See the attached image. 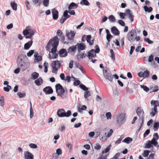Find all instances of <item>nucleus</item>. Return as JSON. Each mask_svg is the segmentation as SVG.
<instances>
[{
	"label": "nucleus",
	"mask_w": 159,
	"mask_h": 159,
	"mask_svg": "<svg viewBox=\"0 0 159 159\" xmlns=\"http://www.w3.org/2000/svg\"><path fill=\"white\" fill-rule=\"evenodd\" d=\"M35 29L30 26H27L23 31V34L26 39H31V40L25 43L24 46V49L28 50L32 44L33 41L32 37L35 33Z\"/></svg>",
	"instance_id": "1"
},
{
	"label": "nucleus",
	"mask_w": 159,
	"mask_h": 159,
	"mask_svg": "<svg viewBox=\"0 0 159 159\" xmlns=\"http://www.w3.org/2000/svg\"><path fill=\"white\" fill-rule=\"evenodd\" d=\"M59 43V39L57 36L54 37L52 39L49 41L46 47V50L49 51L52 47V48L51 49V52L53 54L56 53L57 46Z\"/></svg>",
	"instance_id": "2"
},
{
	"label": "nucleus",
	"mask_w": 159,
	"mask_h": 159,
	"mask_svg": "<svg viewBox=\"0 0 159 159\" xmlns=\"http://www.w3.org/2000/svg\"><path fill=\"white\" fill-rule=\"evenodd\" d=\"M137 31L135 29H132L129 31L127 34V38L128 40L131 43L133 42L135 40L136 41H139L140 39L139 36H137Z\"/></svg>",
	"instance_id": "3"
},
{
	"label": "nucleus",
	"mask_w": 159,
	"mask_h": 159,
	"mask_svg": "<svg viewBox=\"0 0 159 159\" xmlns=\"http://www.w3.org/2000/svg\"><path fill=\"white\" fill-rule=\"evenodd\" d=\"M26 57L25 55L23 54H20L18 57L16 59V63L18 67H20L21 69L23 70V67L25 64L23 59Z\"/></svg>",
	"instance_id": "4"
},
{
	"label": "nucleus",
	"mask_w": 159,
	"mask_h": 159,
	"mask_svg": "<svg viewBox=\"0 0 159 159\" xmlns=\"http://www.w3.org/2000/svg\"><path fill=\"white\" fill-rule=\"evenodd\" d=\"M125 115L124 111L117 115L116 122L118 125L120 126L125 121Z\"/></svg>",
	"instance_id": "5"
},
{
	"label": "nucleus",
	"mask_w": 159,
	"mask_h": 159,
	"mask_svg": "<svg viewBox=\"0 0 159 159\" xmlns=\"http://www.w3.org/2000/svg\"><path fill=\"white\" fill-rule=\"evenodd\" d=\"M150 102L151 104L154 105V107L153 108L151 109V112L150 114L151 116H154L157 112V107H159V102L157 100H152Z\"/></svg>",
	"instance_id": "6"
},
{
	"label": "nucleus",
	"mask_w": 159,
	"mask_h": 159,
	"mask_svg": "<svg viewBox=\"0 0 159 159\" xmlns=\"http://www.w3.org/2000/svg\"><path fill=\"white\" fill-rule=\"evenodd\" d=\"M57 115L59 117H68L71 115V112L70 110H68L66 112L64 109H60L58 110Z\"/></svg>",
	"instance_id": "7"
},
{
	"label": "nucleus",
	"mask_w": 159,
	"mask_h": 159,
	"mask_svg": "<svg viewBox=\"0 0 159 159\" xmlns=\"http://www.w3.org/2000/svg\"><path fill=\"white\" fill-rule=\"evenodd\" d=\"M52 72L57 74L58 69L60 68L61 66L60 61L58 60L53 61L52 63Z\"/></svg>",
	"instance_id": "8"
},
{
	"label": "nucleus",
	"mask_w": 159,
	"mask_h": 159,
	"mask_svg": "<svg viewBox=\"0 0 159 159\" xmlns=\"http://www.w3.org/2000/svg\"><path fill=\"white\" fill-rule=\"evenodd\" d=\"M55 88L58 95L62 96L65 92L63 87L60 84H57L56 85Z\"/></svg>",
	"instance_id": "9"
},
{
	"label": "nucleus",
	"mask_w": 159,
	"mask_h": 159,
	"mask_svg": "<svg viewBox=\"0 0 159 159\" xmlns=\"http://www.w3.org/2000/svg\"><path fill=\"white\" fill-rule=\"evenodd\" d=\"M109 71L108 69L107 68L103 70V75L105 78L110 81H112L113 79V77Z\"/></svg>",
	"instance_id": "10"
},
{
	"label": "nucleus",
	"mask_w": 159,
	"mask_h": 159,
	"mask_svg": "<svg viewBox=\"0 0 159 159\" xmlns=\"http://www.w3.org/2000/svg\"><path fill=\"white\" fill-rule=\"evenodd\" d=\"M68 11H65L63 13V17H62L60 20V22L61 24H63L65 20L68 18H70V15L68 14Z\"/></svg>",
	"instance_id": "11"
},
{
	"label": "nucleus",
	"mask_w": 159,
	"mask_h": 159,
	"mask_svg": "<svg viewBox=\"0 0 159 159\" xmlns=\"http://www.w3.org/2000/svg\"><path fill=\"white\" fill-rule=\"evenodd\" d=\"M75 33L74 31H71L70 32H68L66 33V36L69 40H73L74 38Z\"/></svg>",
	"instance_id": "12"
},
{
	"label": "nucleus",
	"mask_w": 159,
	"mask_h": 159,
	"mask_svg": "<svg viewBox=\"0 0 159 159\" xmlns=\"http://www.w3.org/2000/svg\"><path fill=\"white\" fill-rule=\"evenodd\" d=\"M24 155L25 159H34L33 155L28 151L25 152Z\"/></svg>",
	"instance_id": "13"
},
{
	"label": "nucleus",
	"mask_w": 159,
	"mask_h": 159,
	"mask_svg": "<svg viewBox=\"0 0 159 159\" xmlns=\"http://www.w3.org/2000/svg\"><path fill=\"white\" fill-rule=\"evenodd\" d=\"M43 91L47 94H51L53 92L52 89L50 86H47L45 87L43 89Z\"/></svg>",
	"instance_id": "14"
},
{
	"label": "nucleus",
	"mask_w": 159,
	"mask_h": 159,
	"mask_svg": "<svg viewBox=\"0 0 159 159\" xmlns=\"http://www.w3.org/2000/svg\"><path fill=\"white\" fill-rule=\"evenodd\" d=\"M96 56L94 50L92 49L88 52V57L89 58L92 59L93 58L95 57Z\"/></svg>",
	"instance_id": "15"
},
{
	"label": "nucleus",
	"mask_w": 159,
	"mask_h": 159,
	"mask_svg": "<svg viewBox=\"0 0 159 159\" xmlns=\"http://www.w3.org/2000/svg\"><path fill=\"white\" fill-rule=\"evenodd\" d=\"M136 111L137 115L139 116L142 117V122H143V115L144 113V112L143 110L139 107L137 109Z\"/></svg>",
	"instance_id": "16"
},
{
	"label": "nucleus",
	"mask_w": 159,
	"mask_h": 159,
	"mask_svg": "<svg viewBox=\"0 0 159 159\" xmlns=\"http://www.w3.org/2000/svg\"><path fill=\"white\" fill-rule=\"evenodd\" d=\"M52 13L53 19L54 20H57L58 18V11L55 8L52 10Z\"/></svg>",
	"instance_id": "17"
},
{
	"label": "nucleus",
	"mask_w": 159,
	"mask_h": 159,
	"mask_svg": "<svg viewBox=\"0 0 159 159\" xmlns=\"http://www.w3.org/2000/svg\"><path fill=\"white\" fill-rule=\"evenodd\" d=\"M60 56L61 57H65L67 55L66 50L65 49H61L59 51Z\"/></svg>",
	"instance_id": "18"
},
{
	"label": "nucleus",
	"mask_w": 159,
	"mask_h": 159,
	"mask_svg": "<svg viewBox=\"0 0 159 159\" xmlns=\"http://www.w3.org/2000/svg\"><path fill=\"white\" fill-rule=\"evenodd\" d=\"M111 32L114 34L116 35H118L120 34L119 31L115 26H113L111 28Z\"/></svg>",
	"instance_id": "19"
},
{
	"label": "nucleus",
	"mask_w": 159,
	"mask_h": 159,
	"mask_svg": "<svg viewBox=\"0 0 159 159\" xmlns=\"http://www.w3.org/2000/svg\"><path fill=\"white\" fill-rule=\"evenodd\" d=\"M77 45L78 50H83L85 48V45L83 43H77L76 44Z\"/></svg>",
	"instance_id": "20"
},
{
	"label": "nucleus",
	"mask_w": 159,
	"mask_h": 159,
	"mask_svg": "<svg viewBox=\"0 0 159 159\" xmlns=\"http://www.w3.org/2000/svg\"><path fill=\"white\" fill-rule=\"evenodd\" d=\"M157 139H156L155 138H153L151 141L150 142L152 145H154L157 148H158L159 145H158V142H157Z\"/></svg>",
	"instance_id": "21"
},
{
	"label": "nucleus",
	"mask_w": 159,
	"mask_h": 159,
	"mask_svg": "<svg viewBox=\"0 0 159 159\" xmlns=\"http://www.w3.org/2000/svg\"><path fill=\"white\" fill-rule=\"evenodd\" d=\"M77 45H76L75 46L70 47L68 48V50L69 52H75L76 50Z\"/></svg>",
	"instance_id": "22"
},
{
	"label": "nucleus",
	"mask_w": 159,
	"mask_h": 159,
	"mask_svg": "<svg viewBox=\"0 0 159 159\" xmlns=\"http://www.w3.org/2000/svg\"><path fill=\"white\" fill-rule=\"evenodd\" d=\"M130 10L129 9H127L126 10V12L129 15V18L131 22H133L134 21V19L133 17V16L132 15V13L130 12Z\"/></svg>",
	"instance_id": "23"
},
{
	"label": "nucleus",
	"mask_w": 159,
	"mask_h": 159,
	"mask_svg": "<svg viewBox=\"0 0 159 159\" xmlns=\"http://www.w3.org/2000/svg\"><path fill=\"white\" fill-rule=\"evenodd\" d=\"M78 7L77 4L75 3L74 2L71 3L68 7L69 10L75 9L76 8Z\"/></svg>",
	"instance_id": "24"
},
{
	"label": "nucleus",
	"mask_w": 159,
	"mask_h": 159,
	"mask_svg": "<svg viewBox=\"0 0 159 159\" xmlns=\"http://www.w3.org/2000/svg\"><path fill=\"white\" fill-rule=\"evenodd\" d=\"M35 83L38 86L40 85L43 83V80L39 78L35 81Z\"/></svg>",
	"instance_id": "25"
},
{
	"label": "nucleus",
	"mask_w": 159,
	"mask_h": 159,
	"mask_svg": "<svg viewBox=\"0 0 159 159\" xmlns=\"http://www.w3.org/2000/svg\"><path fill=\"white\" fill-rule=\"evenodd\" d=\"M153 147V146L151 143L150 140L148 141L146 143L145 145V148H149Z\"/></svg>",
	"instance_id": "26"
},
{
	"label": "nucleus",
	"mask_w": 159,
	"mask_h": 159,
	"mask_svg": "<svg viewBox=\"0 0 159 159\" xmlns=\"http://www.w3.org/2000/svg\"><path fill=\"white\" fill-rule=\"evenodd\" d=\"M133 139H132L130 137H127L123 140V142L126 143H129L130 142H132Z\"/></svg>",
	"instance_id": "27"
},
{
	"label": "nucleus",
	"mask_w": 159,
	"mask_h": 159,
	"mask_svg": "<svg viewBox=\"0 0 159 159\" xmlns=\"http://www.w3.org/2000/svg\"><path fill=\"white\" fill-rule=\"evenodd\" d=\"M144 9L146 12H150L152 11V8L151 7H148L147 6H145L144 7Z\"/></svg>",
	"instance_id": "28"
},
{
	"label": "nucleus",
	"mask_w": 159,
	"mask_h": 159,
	"mask_svg": "<svg viewBox=\"0 0 159 159\" xmlns=\"http://www.w3.org/2000/svg\"><path fill=\"white\" fill-rule=\"evenodd\" d=\"M150 75V72L148 70L144 71L143 72V78H145L148 77Z\"/></svg>",
	"instance_id": "29"
},
{
	"label": "nucleus",
	"mask_w": 159,
	"mask_h": 159,
	"mask_svg": "<svg viewBox=\"0 0 159 159\" xmlns=\"http://www.w3.org/2000/svg\"><path fill=\"white\" fill-rule=\"evenodd\" d=\"M11 6L12 8L14 10H16L17 9V4L15 2H11Z\"/></svg>",
	"instance_id": "30"
},
{
	"label": "nucleus",
	"mask_w": 159,
	"mask_h": 159,
	"mask_svg": "<svg viewBox=\"0 0 159 159\" xmlns=\"http://www.w3.org/2000/svg\"><path fill=\"white\" fill-rule=\"evenodd\" d=\"M111 147V145L110 144L106 148L105 150H103L102 151V154H104V153H107L109 151Z\"/></svg>",
	"instance_id": "31"
},
{
	"label": "nucleus",
	"mask_w": 159,
	"mask_h": 159,
	"mask_svg": "<svg viewBox=\"0 0 159 159\" xmlns=\"http://www.w3.org/2000/svg\"><path fill=\"white\" fill-rule=\"evenodd\" d=\"M4 104V99L3 96H0V106H3Z\"/></svg>",
	"instance_id": "32"
},
{
	"label": "nucleus",
	"mask_w": 159,
	"mask_h": 159,
	"mask_svg": "<svg viewBox=\"0 0 159 159\" xmlns=\"http://www.w3.org/2000/svg\"><path fill=\"white\" fill-rule=\"evenodd\" d=\"M86 106L84 105H83L81 107H78V110L80 112H81L82 111L86 110Z\"/></svg>",
	"instance_id": "33"
},
{
	"label": "nucleus",
	"mask_w": 159,
	"mask_h": 159,
	"mask_svg": "<svg viewBox=\"0 0 159 159\" xmlns=\"http://www.w3.org/2000/svg\"><path fill=\"white\" fill-rule=\"evenodd\" d=\"M108 19L111 22H115L116 20L115 17L112 15L109 16L108 17Z\"/></svg>",
	"instance_id": "34"
},
{
	"label": "nucleus",
	"mask_w": 159,
	"mask_h": 159,
	"mask_svg": "<svg viewBox=\"0 0 159 159\" xmlns=\"http://www.w3.org/2000/svg\"><path fill=\"white\" fill-rule=\"evenodd\" d=\"M110 52L111 53V57L114 61L115 59V57L114 51L112 49H111L110 50Z\"/></svg>",
	"instance_id": "35"
},
{
	"label": "nucleus",
	"mask_w": 159,
	"mask_h": 159,
	"mask_svg": "<svg viewBox=\"0 0 159 159\" xmlns=\"http://www.w3.org/2000/svg\"><path fill=\"white\" fill-rule=\"evenodd\" d=\"M159 126V123L158 122H155L154 124L153 127L154 131H156L157 130Z\"/></svg>",
	"instance_id": "36"
},
{
	"label": "nucleus",
	"mask_w": 159,
	"mask_h": 159,
	"mask_svg": "<svg viewBox=\"0 0 159 159\" xmlns=\"http://www.w3.org/2000/svg\"><path fill=\"white\" fill-rule=\"evenodd\" d=\"M39 76V74L37 72H34L32 74V76L34 80L37 79Z\"/></svg>",
	"instance_id": "37"
},
{
	"label": "nucleus",
	"mask_w": 159,
	"mask_h": 159,
	"mask_svg": "<svg viewBox=\"0 0 159 159\" xmlns=\"http://www.w3.org/2000/svg\"><path fill=\"white\" fill-rule=\"evenodd\" d=\"M91 95L90 92L88 91H86L84 93V97L85 98H87Z\"/></svg>",
	"instance_id": "38"
},
{
	"label": "nucleus",
	"mask_w": 159,
	"mask_h": 159,
	"mask_svg": "<svg viewBox=\"0 0 159 159\" xmlns=\"http://www.w3.org/2000/svg\"><path fill=\"white\" fill-rule=\"evenodd\" d=\"M80 3L81 4H83L86 5H89L90 4L89 2L87 0H82L80 2Z\"/></svg>",
	"instance_id": "39"
},
{
	"label": "nucleus",
	"mask_w": 159,
	"mask_h": 159,
	"mask_svg": "<svg viewBox=\"0 0 159 159\" xmlns=\"http://www.w3.org/2000/svg\"><path fill=\"white\" fill-rule=\"evenodd\" d=\"M48 63L45 62L44 63V72L45 73H47L48 71Z\"/></svg>",
	"instance_id": "40"
},
{
	"label": "nucleus",
	"mask_w": 159,
	"mask_h": 159,
	"mask_svg": "<svg viewBox=\"0 0 159 159\" xmlns=\"http://www.w3.org/2000/svg\"><path fill=\"white\" fill-rule=\"evenodd\" d=\"M111 37H112V36L110 34H107V39L108 41V42L107 43V45L109 44V42L110 41V39L111 38Z\"/></svg>",
	"instance_id": "41"
},
{
	"label": "nucleus",
	"mask_w": 159,
	"mask_h": 159,
	"mask_svg": "<svg viewBox=\"0 0 159 159\" xmlns=\"http://www.w3.org/2000/svg\"><path fill=\"white\" fill-rule=\"evenodd\" d=\"M80 87L84 91H87L88 90V89L83 84H80Z\"/></svg>",
	"instance_id": "42"
},
{
	"label": "nucleus",
	"mask_w": 159,
	"mask_h": 159,
	"mask_svg": "<svg viewBox=\"0 0 159 159\" xmlns=\"http://www.w3.org/2000/svg\"><path fill=\"white\" fill-rule=\"evenodd\" d=\"M42 59V56H39L35 59L34 61L35 62H38L41 61Z\"/></svg>",
	"instance_id": "43"
},
{
	"label": "nucleus",
	"mask_w": 159,
	"mask_h": 159,
	"mask_svg": "<svg viewBox=\"0 0 159 159\" xmlns=\"http://www.w3.org/2000/svg\"><path fill=\"white\" fill-rule=\"evenodd\" d=\"M150 151L148 150H145L144 151L143 156L144 157H147L149 155Z\"/></svg>",
	"instance_id": "44"
},
{
	"label": "nucleus",
	"mask_w": 159,
	"mask_h": 159,
	"mask_svg": "<svg viewBox=\"0 0 159 159\" xmlns=\"http://www.w3.org/2000/svg\"><path fill=\"white\" fill-rule=\"evenodd\" d=\"M49 0H44L43 1V4L45 7H48V6Z\"/></svg>",
	"instance_id": "45"
},
{
	"label": "nucleus",
	"mask_w": 159,
	"mask_h": 159,
	"mask_svg": "<svg viewBox=\"0 0 159 159\" xmlns=\"http://www.w3.org/2000/svg\"><path fill=\"white\" fill-rule=\"evenodd\" d=\"M11 89V86L8 85H7V87H4L3 88L4 90L6 92H9Z\"/></svg>",
	"instance_id": "46"
},
{
	"label": "nucleus",
	"mask_w": 159,
	"mask_h": 159,
	"mask_svg": "<svg viewBox=\"0 0 159 159\" xmlns=\"http://www.w3.org/2000/svg\"><path fill=\"white\" fill-rule=\"evenodd\" d=\"M17 95L20 98H21L25 97L26 95V93H22L19 92L17 93Z\"/></svg>",
	"instance_id": "47"
},
{
	"label": "nucleus",
	"mask_w": 159,
	"mask_h": 159,
	"mask_svg": "<svg viewBox=\"0 0 159 159\" xmlns=\"http://www.w3.org/2000/svg\"><path fill=\"white\" fill-rule=\"evenodd\" d=\"M34 50H30L27 53V55L29 57H31L34 53Z\"/></svg>",
	"instance_id": "48"
},
{
	"label": "nucleus",
	"mask_w": 159,
	"mask_h": 159,
	"mask_svg": "<svg viewBox=\"0 0 159 159\" xmlns=\"http://www.w3.org/2000/svg\"><path fill=\"white\" fill-rule=\"evenodd\" d=\"M120 154L118 152L111 159H117V158L120 157Z\"/></svg>",
	"instance_id": "49"
},
{
	"label": "nucleus",
	"mask_w": 159,
	"mask_h": 159,
	"mask_svg": "<svg viewBox=\"0 0 159 159\" xmlns=\"http://www.w3.org/2000/svg\"><path fill=\"white\" fill-rule=\"evenodd\" d=\"M106 115L107 119H111V114L110 112H108L106 113Z\"/></svg>",
	"instance_id": "50"
},
{
	"label": "nucleus",
	"mask_w": 159,
	"mask_h": 159,
	"mask_svg": "<svg viewBox=\"0 0 159 159\" xmlns=\"http://www.w3.org/2000/svg\"><path fill=\"white\" fill-rule=\"evenodd\" d=\"M144 41L149 44H151L153 43V41L151 40L149 38H145Z\"/></svg>",
	"instance_id": "51"
},
{
	"label": "nucleus",
	"mask_w": 159,
	"mask_h": 159,
	"mask_svg": "<svg viewBox=\"0 0 159 159\" xmlns=\"http://www.w3.org/2000/svg\"><path fill=\"white\" fill-rule=\"evenodd\" d=\"M150 130L149 129H147L143 134V137L145 138L147 136L149 133Z\"/></svg>",
	"instance_id": "52"
},
{
	"label": "nucleus",
	"mask_w": 159,
	"mask_h": 159,
	"mask_svg": "<svg viewBox=\"0 0 159 159\" xmlns=\"http://www.w3.org/2000/svg\"><path fill=\"white\" fill-rule=\"evenodd\" d=\"M75 66L76 67L79 69H80L81 70H82L83 68L82 66L78 63H76L75 64Z\"/></svg>",
	"instance_id": "53"
},
{
	"label": "nucleus",
	"mask_w": 159,
	"mask_h": 159,
	"mask_svg": "<svg viewBox=\"0 0 159 159\" xmlns=\"http://www.w3.org/2000/svg\"><path fill=\"white\" fill-rule=\"evenodd\" d=\"M86 56V54H84V53H81V54H79L78 55V58H84Z\"/></svg>",
	"instance_id": "54"
},
{
	"label": "nucleus",
	"mask_w": 159,
	"mask_h": 159,
	"mask_svg": "<svg viewBox=\"0 0 159 159\" xmlns=\"http://www.w3.org/2000/svg\"><path fill=\"white\" fill-rule=\"evenodd\" d=\"M68 12L71 15H75V12L74 10H69Z\"/></svg>",
	"instance_id": "55"
},
{
	"label": "nucleus",
	"mask_w": 159,
	"mask_h": 159,
	"mask_svg": "<svg viewBox=\"0 0 159 159\" xmlns=\"http://www.w3.org/2000/svg\"><path fill=\"white\" fill-rule=\"evenodd\" d=\"M30 147L32 148H37V145L34 143H30L29 145Z\"/></svg>",
	"instance_id": "56"
},
{
	"label": "nucleus",
	"mask_w": 159,
	"mask_h": 159,
	"mask_svg": "<svg viewBox=\"0 0 159 159\" xmlns=\"http://www.w3.org/2000/svg\"><path fill=\"white\" fill-rule=\"evenodd\" d=\"M34 111L33 108H30V118H32L34 115Z\"/></svg>",
	"instance_id": "57"
},
{
	"label": "nucleus",
	"mask_w": 159,
	"mask_h": 159,
	"mask_svg": "<svg viewBox=\"0 0 159 159\" xmlns=\"http://www.w3.org/2000/svg\"><path fill=\"white\" fill-rule=\"evenodd\" d=\"M142 87L143 89L146 92H148L149 90V89L148 88V87L146 86H142Z\"/></svg>",
	"instance_id": "58"
},
{
	"label": "nucleus",
	"mask_w": 159,
	"mask_h": 159,
	"mask_svg": "<svg viewBox=\"0 0 159 159\" xmlns=\"http://www.w3.org/2000/svg\"><path fill=\"white\" fill-rule=\"evenodd\" d=\"M119 23L122 26H125V23L122 20H120L118 21Z\"/></svg>",
	"instance_id": "59"
},
{
	"label": "nucleus",
	"mask_w": 159,
	"mask_h": 159,
	"mask_svg": "<svg viewBox=\"0 0 159 159\" xmlns=\"http://www.w3.org/2000/svg\"><path fill=\"white\" fill-rule=\"evenodd\" d=\"M96 50L94 51L95 53H98L100 51V49L98 45H96L95 46Z\"/></svg>",
	"instance_id": "60"
},
{
	"label": "nucleus",
	"mask_w": 159,
	"mask_h": 159,
	"mask_svg": "<svg viewBox=\"0 0 159 159\" xmlns=\"http://www.w3.org/2000/svg\"><path fill=\"white\" fill-rule=\"evenodd\" d=\"M101 148V146L99 144H96L94 146V148L96 149L99 150Z\"/></svg>",
	"instance_id": "61"
},
{
	"label": "nucleus",
	"mask_w": 159,
	"mask_h": 159,
	"mask_svg": "<svg viewBox=\"0 0 159 159\" xmlns=\"http://www.w3.org/2000/svg\"><path fill=\"white\" fill-rule=\"evenodd\" d=\"M56 153L58 155H60L62 154V151L60 148H58L56 150Z\"/></svg>",
	"instance_id": "62"
},
{
	"label": "nucleus",
	"mask_w": 159,
	"mask_h": 159,
	"mask_svg": "<svg viewBox=\"0 0 159 159\" xmlns=\"http://www.w3.org/2000/svg\"><path fill=\"white\" fill-rule=\"evenodd\" d=\"M120 18L123 19L125 18V13L120 12Z\"/></svg>",
	"instance_id": "63"
},
{
	"label": "nucleus",
	"mask_w": 159,
	"mask_h": 159,
	"mask_svg": "<svg viewBox=\"0 0 159 159\" xmlns=\"http://www.w3.org/2000/svg\"><path fill=\"white\" fill-rule=\"evenodd\" d=\"M113 133V130L111 129L110 130L109 132L107 135V137H110L112 134Z\"/></svg>",
	"instance_id": "64"
}]
</instances>
